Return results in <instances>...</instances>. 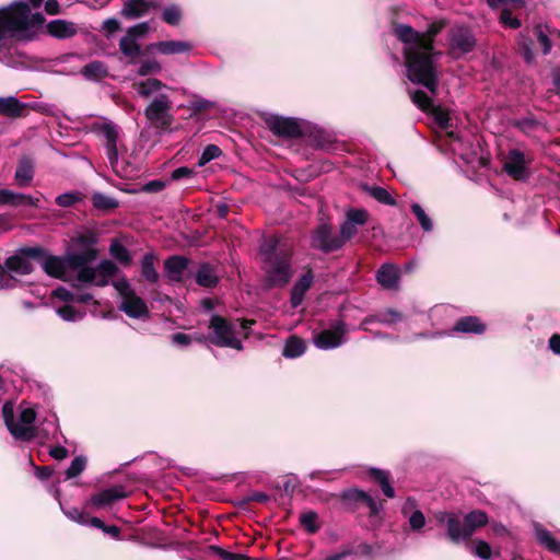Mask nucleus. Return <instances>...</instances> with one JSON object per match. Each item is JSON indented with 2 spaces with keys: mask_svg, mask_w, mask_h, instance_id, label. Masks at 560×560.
Masks as SVG:
<instances>
[{
  "mask_svg": "<svg viewBox=\"0 0 560 560\" xmlns=\"http://www.w3.org/2000/svg\"><path fill=\"white\" fill-rule=\"evenodd\" d=\"M360 495L366 502L372 514H377L383 509L381 503L376 502L372 497L368 495L366 493L360 492Z\"/></svg>",
  "mask_w": 560,
  "mask_h": 560,
  "instance_id": "e2e57ef3",
  "label": "nucleus"
},
{
  "mask_svg": "<svg viewBox=\"0 0 560 560\" xmlns=\"http://www.w3.org/2000/svg\"><path fill=\"white\" fill-rule=\"evenodd\" d=\"M306 350V346H305V342L295 337V336H292L290 337L285 345H284V349H283V355L285 358H298L300 355H302Z\"/></svg>",
  "mask_w": 560,
  "mask_h": 560,
  "instance_id": "c9c22d12",
  "label": "nucleus"
},
{
  "mask_svg": "<svg viewBox=\"0 0 560 560\" xmlns=\"http://www.w3.org/2000/svg\"><path fill=\"white\" fill-rule=\"evenodd\" d=\"M316 518L314 512H307L301 515V523L310 533H315L317 530Z\"/></svg>",
  "mask_w": 560,
  "mask_h": 560,
  "instance_id": "5fc2aeb1",
  "label": "nucleus"
},
{
  "mask_svg": "<svg viewBox=\"0 0 560 560\" xmlns=\"http://www.w3.org/2000/svg\"><path fill=\"white\" fill-rule=\"evenodd\" d=\"M346 219L357 226H362L369 220V212L364 209L349 208L346 211Z\"/></svg>",
  "mask_w": 560,
  "mask_h": 560,
  "instance_id": "ea45409f",
  "label": "nucleus"
},
{
  "mask_svg": "<svg viewBox=\"0 0 560 560\" xmlns=\"http://www.w3.org/2000/svg\"><path fill=\"white\" fill-rule=\"evenodd\" d=\"M435 517L439 522L445 524L448 539L458 544L467 540L478 527L487 524L488 516L482 511H472L463 520L456 513L438 512Z\"/></svg>",
  "mask_w": 560,
  "mask_h": 560,
  "instance_id": "39448f33",
  "label": "nucleus"
},
{
  "mask_svg": "<svg viewBox=\"0 0 560 560\" xmlns=\"http://www.w3.org/2000/svg\"><path fill=\"white\" fill-rule=\"evenodd\" d=\"M213 102L206 100V98H195L190 102V108L196 112L207 110L213 107Z\"/></svg>",
  "mask_w": 560,
  "mask_h": 560,
  "instance_id": "13d9d810",
  "label": "nucleus"
},
{
  "mask_svg": "<svg viewBox=\"0 0 560 560\" xmlns=\"http://www.w3.org/2000/svg\"><path fill=\"white\" fill-rule=\"evenodd\" d=\"M13 410H14V405L12 401H7L2 407V416H3L4 423L8 429H9V425H11L15 422L14 418H13Z\"/></svg>",
  "mask_w": 560,
  "mask_h": 560,
  "instance_id": "bf43d9fd",
  "label": "nucleus"
},
{
  "mask_svg": "<svg viewBox=\"0 0 560 560\" xmlns=\"http://www.w3.org/2000/svg\"><path fill=\"white\" fill-rule=\"evenodd\" d=\"M4 267L5 269L19 275H28L33 270L30 260L26 257L20 255L9 257L4 262Z\"/></svg>",
  "mask_w": 560,
  "mask_h": 560,
  "instance_id": "7c9ffc66",
  "label": "nucleus"
},
{
  "mask_svg": "<svg viewBox=\"0 0 560 560\" xmlns=\"http://www.w3.org/2000/svg\"><path fill=\"white\" fill-rule=\"evenodd\" d=\"M117 266L110 260H102L95 268L85 267L78 272V279L84 283L105 287L117 273Z\"/></svg>",
  "mask_w": 560,
  "mask_h": 560,
  "instance_id": "6e6552de",
  "label": "nucleus"
},
{
  "mask_svg": "<svg viewBox=\"0 0 560 560\" xmlns=\"http://www.w3.org/2000/svg\"><path fill=\"white\" fill-rule=\"evenodd\" d=\"M151 3L144 0H128L125 2L121 13L127 19H137L144 15Z\"/></svg>",
  "mask_w": 560,
  "mask_h": 560,
  "instance_id": "a878e982",
  "label": "nucleus"
},
{
  "mask_svg": "<svg viewBox=\"0 0 560 560\" xmlns=\"http://www.w3.org/2000/svg\"><path fill=\"white\" fill-rule=\"evenodd\" d=\"M109 252L112 256L124 265L131 264V256L128 249L118 241H114L110 244Z\"/></svg>",
  "mask_w": 560,
  "mask_h": 560,
  "instance_id": "4c0bfd02",
  "label": "nucleus"
},
{
  "mask_svg": "<svg viewBox=\"0 0 560 560\" xmlns=\"http://www.w3.org/2000/svg\"><path fill=\"white\" fill-rule=\"evenodd\" d=\"M269 129L278 136L287 138H296L302 135L300 122L293 118L271 116L267 119Z\"/></svg>",
  "mask_w": 560,
  "mask_h": 560,
  "instance_id": "4468645a",
  "label": "nucleus"
},
{
  "mask_svg": "<svg viewBox=\"0 0 560 560\" xmlns=\"http://www.w3.org/2000/svg\"><path fill=\"white\" fill-rule=\"evenodd\" d=\"M536 538L549 551L560 555V542L556 541L550 532L542 527H535Z\"/></svg>",
  "mask_w": 560,
  "mask_h": 560,
  "instance_id": "2f4dec72",
  "label": "nucleus"
},
{
  "mask_svg": "<svg viewBox=\"0 0 560 560\" xmlns=\"http://www.w3.org/2000/svg\"><path fill=\"white\" fill-rule=\"evenodd\" d=\"M197 283L201 287L212 288L218 282V276L209 265H201L196 273Z\"/></svg>",
  "mask_w": 560,
  "mask_h": 560,
  "instance_id": "473e14b6",
  "label": "nucleus"
},
{
  "mask_svg": "<svg viewBox=\"0 0 560 560\" xmlns=\"http://www.w3.org/2000/svg\"><path fill=\"white\" fill-rule=\"evenodd\" d=\"M470 552L483 560H487L491 557V547L488 542L483 540H477L474 545L469 546Z\"/></svg>",
  "mask_w": 560,
  "mask_h": 560,
  "instance_id": "49530a36",
  "label": "nucleus"
},
{
  "mask_svg": "<svg viewBox=\"0 0 560 560\" xmlns=\"http://www.w3.org/2000/svg\"><path fill=\"white\" fill-rule=\"evenodd\" d=\"M312 247L324 253L338 250L342 247V240L332 234L331 225L322 223L313 233Z\"/></svg>",
  "mask_w": 560,
  "mask_h": 560,
  "instance_id": "9b49d317",
  "label": "nucleus"
},
{
  "mask_svg": "<svg viewBox=\"0 0 560 560\" xmlns=\"http://www.w3.org/2000/svg\"><path fill=\"white\" fill-rule=\"evenodd\" d=\"M66 514L69 518L77 523L88 524V516L78 509H71L68 512H66Z\"/></svg>",
  "mask_w": 560,
  "mask_h": 560,
  "instance_id": "680f3d73",
  "label": "nucleus"
},
{
  "mask_svg": "<svg viewBox=\"0 0 560 560\" xmlns=\"http://www.w3.org/2000/svg\"><path fill=\"white\" fill-rule=\"evenodd\" d=\"M400 319H401V315L398 312H396V311H394L392 308H388V310H386L385 312H383L382 314H380V315H377L375 317H370V318H366L365 320H363L361 323V325H360V328L362 330H366L368 329L366 325L369 323H371V322H374V320L380 322L382 324L390 325V324H394V323H396V322H398Z\"/></svg>",
  "mask_w": 560,
  "mask_h": 560,
  "instance_id": "e433bc0d",
  "label": "nucleus"
},
{
  "mask_svg": "<svg viewBox=\"0 0 560 560\" xmlns=\"http://www.w3.org/2000/svg\"><path fill=\"white\" fill-rule=\"evenodd\" d=\"M442 27V23H434L425 33H420L408 25L399 24L395 26L394 34L404 44L408 79L428 90V92L420 90L410 92L413 104L421 110L430 113L434 121L446 129L450 126L448 112L440 105H434L432 101L438 86L434 60L438 54L433 51V38Z\"/></svg>",
  "mask_w": 560,
  "mask_h": 560,
  "instance_id": "f257e3e1",
  "label": "nucleus"
},
{
  "mask_svg": "<svg viewBox=\"0 0 560 560\" xmlns=\"http://www.w3.org/2000/svg\"><path fill=\"white\" fill-rule=\"evenodd\" d=\"M43 269L51 277L63 279L67 269V261L56 256H49L44 260Z\"/></svg>",
  "mask_w": 560,
  "mask_h": 560,
  "instance_id": "bb28decb",
  "label": "nucleus"
},
{
  "mask_svg": "<svg viewBox=\"0 0 560 560\" xmlns=\"http://www.w3.org/2000/svg\"><path fill=\"white\" fill-rule=\"evenodd\" d=\"M475 43L474 36L467 28L457 27L452 33L451 47L457 56L471 51Z\"/></svg>",
  "mask_w": 560,
  "mask_h": 560,
  "instance_id": "dca6fc26",
  "label": "nucleus"
},
{
  "mask_svg": "<svg viewBox=\"0 0 560 560\" xmlns=\"http://www.w3.org/2000/svg\"><path fill=\"white\" fill-rule=\"evenodd\" d=\"M5 206L11 207H20V206H27V207H39V198H35L31 195L14 192L12 190L7 189L5 190Z\"/></svg>",
  "mask_w": 560,
  "mask_h": 560,
  "instance_id": "393cba45",
  "label": "nucleus"
},
{
  "mask_svg": "<svg viewBox=\"0 0 560 560\" xmlns=\"http://www.w3.org/2000/svg\"><path fill=\"white\" fill-rule=\"evenodd\" d=\"M456 331L481 334L485 331V325L477 317L468 316L460 318L455 325Z\"/></svg>",
  "mask_w": 560,
  "mask_h": 560,
  "instance_id": "72a5a7b5",
  "label": "nucleus"
},
{
  "mask_svg": "<svg viewBox=\"0 0 560 560\" xmlns=\"http://www.w3.org/2000/svg\"><path fill=\"white\" fill-rule=\"evenodd\" d=\"M532 159L526 156L522 151L512 149L505 156L503 168L514 179L520 180L527 177V164Z\"/></svg>",
  "mask_w": 560,
  "mask_h": 560,
  "instance_id": "ddd939ff",
  "label": "nucleus"
},
{
  "mask_svg": "<svg viewBox=\"0 0 560 560\" xmlns=\"http://www.w3.org/2000/svg\"><path fill=\"white\" fill-rule=\"evenodd\" d=\"M150 30L148 22H142L128 28L127 34L133 36L136 39L143 37Z\"/></svg>",
  "mask_w": 560,
  "mask_h": 560,
  "instance_id": "864d4df0",
  "label": "nucleus"
},
{
  "mask_svg": "<svg viewBox=\"0 0 560 560\" xmlns=\"http://www.w3.org/2000/svg\"><path fill=\"white\" fill-rule=\"evenodd\" d=\"M267 281L271 285H284L291 278L292 248L277 237L266 240L260 247Z\"/></svg>",
  "mask_w": 560,
  "mask_h": 560,
  "instance_id": "20e7f679",
  "label": "nucleus"
},
{
  "mask_svg": "<svg viewBox=\"0 0 560 560\" xmlns=\"http://www.w3.org/2000/svg\"><path fill=\"white\" fill-rule=\"evenodd\" d=\"M358 228L359 226L351 223L347 219L345 220L340 226V234L338 235L342 240V245L358 233Z\"/></svg>",
  "mask_w": 560,
  "mask_h": 560,
  "instance_id": "8fccbe9b",
  "label": "nucleus"
},
{
  "mask_svg": "<svg viewBox=\"0 0 560 560\" xmlns=\"http://www.w3.org/2000/svg\"><path fill=\"white\" fill-rule=\"evenodd\" d=\"M371 195L380 202L388 206L395 205V199L390 196V194L382 187H374L371 189Z\"/></svg>",
  "mask_w": 560,
  "mask_h": 560,
  "instance_id": "3c124183",
  "label": "nucleus"
},
{
  "mask_svg": "<svg viewBox=\"0 0 560 560\" xmlns=\"http://www.w3.org/2000/svg\"><path fill=\"white\" fill-rule=\"evenodd\" d=\"M514 126H516L523 132L529 135L537 126V121L533 118L527 117V118L515 120Z\"/></svg>",
  "mask_w": 560,
  "mask_h": 560,
  "instance_id": "6e6d98bb",
  "label": "nucleus"
},
{
  "mask_svg": "<svg viewBox=\"0 0 560 560\" xmlns=\"http://www.w3.org/2000/svg\"><path fill=\"white\" fill-rule=\"evenodd\" d=\"M537 38H538V43L540 44V46L542 48V52L545 55L549 54L551 50V44H550L548 36L546 34H544L541 30H537Z\"/></svg>",
  "mask_w": 560,
  "mask_h": 560,
  "instance_id": "0e129e2a",
  "label": "nucleus"
},
{
  "mask_svg": "<svg viewBox=\"0 0 560 560\" xmlns=\"http://www.w3.org/2000/svg\"><path fill=\"white\" fill-rule=\"evenodd\" d=\"M313 272L308 270L295 282L291 292V304L293 307H298L302 303L305 292L313 282Z\"/></svg>",
  "mask_w": 560,
  "mask_h": 560,
  "instance_id": "aec40b11",
  "label": "nucleus"
},
{
  "mask_svg": "<svg viewBox=\"0 0 560 560\" xmlns=\"http://www.w3.org/2000/svg\"><path fill=\"white\" fill-rule=\"evenodd\" d=\"M524 5L523 0H511V3L508 4V7H504L502 9L500 20L504 26H509L512 28H517L521 23L516 18L512 16L511 10L517 9Z\"/></svg>",
  "mask_w": 560,
  "mask_h": 560,
  "instance_id": "f704fd0d",
  "label": "nucleus"
},
{
  "mask_svg": "<svg viewBox=\"0 0 560 560\" xmlns=\"http://www.w3.org/2000/svg\"><path fill=\"white\" fill-rule=\"evenodd\" d=\"M549 347L556 353L560 354V335H553L549 339Z\"/></svg>",
  "mask_w": 560,
  "mask_h": 560,
  "instance_id": "774afa93",
  "label": "nucleus"
},
{
  "mask_svg": "<svg viewBox=\"0 0 560 560\" xmlns=\"http://www.w3.org/2000/svg\"><path fill=\"white\" fill-rule=\"evenodd\" d=\"M43 1L30 0L34 11L23 1L0 8V48L8 39L30 40L34 37L35 28L45 22L38 11Z\"/></svg>",
  "mask_w": 560,
  "mask_h": 560,
  "instance_id": "f03ea898",
  "label": "nucleus"
},
{
  "mask_svg": "<svg viewBox=\"0 0 560 560\" xmlns=\"http://www.w3.org/2000/svg\"><path fill=\"white\" fill-rule=\"evenodd\" d=\"M187 259L182 256H172L166 259L164 267L166 276L172 281H182L187 269Z\"/></svg>",
  "mask_w": 560,
  "mask_h": 560,
  "instance_id": "a211bd4d",
  "label": "nucleus"
},
{
  "mask_svg": "<svg viewBox=\"0 0 560 560\" xmlns=\"http://www.w3.org/2000/svg\"><path fill=\"white\" fill-rule=\"evenodd\" d=\"M86 459L83 456H77L66 470V476L68 479L74 478L79 476L85 468Z\"/></svg>",
  "mask_w": 560,
  "mask_h": 560,
  "instance_id": "a18cd8bd",
  "label": "nucleus"
},
{
  "mask_svg": "<svg viewBox=\"0 0 560 560\" xmlns=\"http://www.w3.org/2000/svg\"><path fill=\"white\" fill-rule=\"evenodd\" d=\"M120 296L119 310L128 317L142 319L149 316L145 301L139 296L129 281L125 278L112 282Z\"/></svg>",
  "mask_w": 560,
  "mask_h": 560,
  "instance_id": "423d86ee",
  "label": "nucleus"
},
{
  "mask_svg": "<svg viewBox=\"0 0 560 560\" xmlns=\"http://www.w3.org/2000/svg\"><path fill=\"white\" fill-rule=\"evenodd\" d=\"M353 553H354L353 549L347 548V549L341 550L338 553H335V555L326 558L325 560H345L347 557H349Z\"/></svg>",
  "mask_w": 560,
  "mask_h": 560,
  "instance_id": "338daca9",
  "label": "nucleus"
},
{
  "mask_svg": "<svg viewBox=\"0 0 560 560\" xmlns=\"http://www.w3.org/2000/svg\"><path fill=\"white\" fill-rule=\"evenodd\" d=\"M221 154V150L219 147L214 144H209L205 148L201 156L199 158L198 164L200 166L206 165L210 161L217 159Z\"/></svg>",
  "mask_w": 560,
  "mask_h": 560,
  "instance_id": "de8ad7c7",
  "label": "nucleus"
},
{
  "mask_svg": "<svg viewBox=\"0 0 560 560\" xmlns=\"http://www.w3.org/2000/svg\"><path fill=\"white\" fill-rule=\"evenodd\" d=\"M24 110L25 104L21 103L16 97H0V115L15 118L22 116Z\"/></svg>",
  "mask_w": 560,
  "mask_h": 560,
  "instance_id": "5701e85b",
  "label": "nucleus"
},
{
  "mask_svg": "<svg viewBox=\"0 0 560 560\" xmlns=\"http://www.w3.org/2000/svg\"><path fill=\"white\" fill-rule=\"evenodd\" d=\"M377 282L385 289H396L399 280L398 269L389 264L383 265L376 273Z\"/></svg>",
  "mask_w": 560,
  "mask_h": 560,
  "instance_id": "412c9836",
  "label": "nucleus"
},
{
  "mask_svg": "<svg viewBox=\"0 0 560 560\" xmlns=\"http://www.w3.org/2000/svg\"><path fill=\"white\" fill-rule=\"evenodd\" d=\"M401 512L405 517H408L409 525L412 530H420L425 524L423 513L417 508V502L412 498H408L402 505Z\"/></svg>",
  "mask_w": 560,
  "mask_h": 560,
  "instance_id": "f3484780",
  "label": "nucleus"
},
{
  "mask_svg": "<svg viewBox=\"0 0 560 560\" xmlns=\"http://www.w3.org/2000/svg\"><path fill=\"white\" fill-rule=\"evenodd\" d=\"M80 73L86 79V80H101L108 74V70L106 65L103 61L94 60L86 66H84Z\"/></svg>",
  "mask_w": 560,
  "mask_h": 560,
  "instance_id": "c85d7f7f",
  "label": "nucleus"
},
{
  "mask_svg": "<svg viewBox=\"0 0 560 560\" xmlns=\"http://www.w3.org/2000/svg\"><path fill=\"white\" fill-rule=\"evenodd\" d=\"M100 132L112 168L117 175H121L119 170L118 128L112 122H106L101 127Z\"/></svg>",
  "mask_w": 560,
  "mask_h": 560,
  "instance_id": "1a4fd4ad",
  "label": "nucleus"
},
{
  "mask_svg": "<svg viewBox=\"0 0 560 560\" xmlns=\"http://www.w3.org/2000/svg\"><path fill=\"white\" fill-rule=\"evenodd\" d=\"M34 177V166L31 160L22 159L16 167L14 179L18 186L26 187Z\"/></svg>",
  "mask_w": 560,
  "mask_h": 560,
  "instance_id": "b1692460",
  "label": "nucleus"
},
{
  "mask_svg": "<svg viewBox=\"0 0 560 560\" xmlns=\"http://www.w3.org/2000/svg\"><path fill=\"white\" fill-rule=\"evenodd\" d=\"M150 48L162 55H175L190 51L191 45L185 40H162L150 45Z\"/></svg>",
  "mask_w": 560,
  "mask_h": 560,
  "instance_id": "6ab92c4d",
  "label": "nucleus"
},
{
  "mask_svg": "<svg viewBox=\"0 0 560 560\" xmlns=\"http://www.w3.org/2000/svg\"><path fill=\"white\" fill-rule=\"evenodd\" d=\"M411 211L417 217L420 225L422 226V229L424 231L429 232L432 230V228H433L432 221L429 218V215L424 212V210L422 209V207L420 205L412 203Z\"/></svg>",
  "mask_w": 560,
  "mask_h": 560,
  "instance_id": "37998d69",
  "label": "nucleus"
},
{
  "mask_svg": "<svg viewBox=\"0 0 560 560\" xmlns=\"http://www.w3.org/2000/svg\"><path fill=\"white\" fill-rule=\"evenodd\" d=\"M162 19L170 25H177L182 20V9L176 4L168 5L163 10Z\"/></svg>",
  "mask_w": 560,
  "mask_h": 560,
  "instance_id": "79ce46f5",
  "label": "nucleus"
},
{
  "mask_svg": "<svg viewBox=\"0 0 560 560\" xmlns=\"http://www.w3.org/2000/svg\"><path fill=\"white\" fill-rule=\"evenodd\" d=\"M212 335L210 341L219 347L242 350V342L235 337L234 327L223 317L213 315L210 320Z\"/></svg>",
  "mask_w": 560,
  "mask_h": 560,
  "instance_id": "0eeeda50",
  "label": "nucleus"
},
{
  "mask_svg": "<svg viewBox=\"0 0 560 560\" xmlns=\"http://www.w3.org/2000/svg\"><path fill=\"white\" fill-rule=\"evenodd\" d=\"M48 33L57 38H69L75 35L77 27L72 22L65 20H55L47 25Z\"/></svg>",
  "mask_w": 560,
  "mask_h": 560,
  "instance_id": "4be33fe9",
  "label": "nucleus"
},
{
  "mask_svg": "<svg viewBox=\"0 0 560 560\" xmlns=\"http://www.w3.org/2000/svg\"><path fill=\"white\" fill-rule=\"evenodd\" d=\"M162 71V66L155 59H148L140 63L137 74L140 77H148L151 74H159Z\"/></svg>",
  "mask_w": 560,
  "mask_h": 560,
  "instance_id": "a19ab883",
  "label": "nucleus"
},
{
  "mask_svg": "<svg viewBox=\"0 0 560 560\" xmlns=\"http://www.w3.org/2000/svg\"><path fill=\"white\" fill-rule=\"evenodd\" d=\"M155 256L152 253H148L143 256L140 262L141 276L150 283H156L159 280V272L155 269Z\"/></svg>",
  "mask_w": 560,
  "mask_h": 560,
  "instance_id": "cd10ccee",
  "label": "nucleus"
},
{
  "mask_svg": "<svg viewBox=\"0 0 560 560\" xmlns=\"http://www.w3.org/2000/svg\"><path fill=\"white\" fill-rule=\"evenodd\" d=\"M79 200V195L75 192L61 194L56 198V203L60 207H71Z\"/></svg>",
  "mask_w": 560,
  "mask_h": 560,
  "instance_id": "603ef678",
  "label": "nucleus"
},
{
  "mask_svg": "<svg viewBox=\"0 0 560 560\" xmlns=\"http://www.w3.org/2000/svg\"><path fill=\"white\" fill-rule=\"evenodd\" d=\"M19 420L9 425V432L16 440L31 441L35 436L34 421L36 412L31 407L21 405Z\"/></svg>",
  "mask_w": 560,
  "mask_h": 560,
  "instance_id": "9d476101",
  "label": "nucleus"
},
{
  "mask_svg": "<svg viewBox=\"0 0 560 560\" xmlns=\"http://www.w3.org/2000/svg\"><path fill=\"white\" fill-rule=\"evenodd\" d=\"M371 475L380 483L382 491L384 492V494L386 497H388V498L395 497V490L390 486V483L388 481L387 474L385 471L380 470V469H372Z\"/></svg>",
  "mask_w": 560,
  "mask_h": 560,
  "instance_id": "58836bf2",
  "label": "nucleus"
},
{
  "mask_svg": "<svg viewBox=\"0 0 560 560\" xmlns=\"http://www.w3.org/2000/svg\"><path fill=\"white\" fill-rule=\"evenodd\" d=\"M92 201L94 207L100 209H112L117 206V202L113 198L100 192L93 195Z\"/></svg>",
  "mask_w": 560,
  "mask_h": 560,
  "instance_id": "09e8293b",
  "label": "nucleus"
},
{
  "mask_svg": "<svg viewBox=\"0 0 560 560\" xmlns=\"http://www.w3.org/2000/svg\"><path fill=\"white\" fill-rule=\"evenodd\" d=\"M120 27V24L117 20L115 19H108L106 20L104 23H103V28L108 33V34H113L115 32H117Z\"/></svg>",
  "mask_w": 560,
  "mask_h": 560,
  "instance_id": "69168bd1",
  "label": "nucleus"
},
{
  "mask_svg": "<svg viewBox=\"0 0 560 560\" xmlns=\"http://www.w3.org/2000/svg\"><path fill=\"white\" fill-rule=\"evenodd\" d=\"M15 278L12 277L3 267H0V289H9L15 285Z\"/></svg>",
  "mask_w": 560,
  "mask_h": 560,
  "instance_id": "4d7b16f0",
  "label": "nucleus"
},
{
  "mask_svg": "<svg viewBox=\"0 0 560 560\" xmlns=\"http://www.w3.org/2000/svg\"><path fill=\"white\" fill-rule=\"evenodd\" d=\"M119 49L126 57L130 58V62H133V59L140 56L141 46L139 40L126 34L119 40Z\"/></svg>",
  "mask_w": 560,
  "mask_h": 560,
  "instance_id": "c756f323",
  "label": "nucleus"
},
{
  "mask_svg": "<svg viewBox=\"0 0 560 560\" xmlns=\"http://www.w3.org/2000/svg\"><path fill=\"white\" fill-rule=\"evenodd\" d=\"M56 312L66 322H77L83 317V313L78 312L71 305L60 306Z\"/></svg>",
  "mask_w": 560,
  "mask_h": 560,
  "instance_id": "c03bdc74",
  "label": "nucleus"
},
{
  "mask_svg": "<svg viewBox=\"0 0 560 560\" xmlns=\"http://www.w3.org/2000/svg\"><path fill=\"white\" fill-rule=\"evenodd\" d=\"M67 264L71 265L75 268H79V271H80L82 268L86 267L85 266L86 258L84 257V255L73 254V255L69 256Z\"/></svg>",
  "mask_w": 560,
  "mask_h": 560,
  "instance_id": "052dcab7",
  "label": "nucleus"
},
{
  "mask_svg": "<svg viewBox=\"0 0 560 560\" xmlns=\"http://www.w3.org/2000/svg\"><path fill=\"white\" fill-rule=\"evenodd\" d=\"M132 89L143 98L153 96L144 109V115L150 124L159 129L166 130L171 127L174 117L171 113L173 102L167 92L175 91L156 78H148L135 81Z\"/></svg>",
  "mask_w": 560,
  "mask_h": 560,
  "instance_id": "7ed1b4c3",
  "label": "nucleus"
},
{
  "mask_svg": "<svg viewBox=\"0 0 560 560\" xmlns=\"http://www.w3.org/2000/svg\"><path fill=\"white\" fill-rule=\"evenodd\" d=\"M347 334L342 322H337L328 329H324L314 337V343L317 348L329 350L341 346Z\"/></svg>",
  "mask_w": 560,
  "mask_h": 560,
  "instance_id": "f8f14e48",
  "label": "nucleus"
},
{
  "mask_svg": "<svg viewBox=\"0 0 560 560\" xmlns=\"http://www.w3.org/2000/svg\"><path fill=\"white\" fill-rule=\"evenodd\" d=\"M126 487L118 485L108 489H104L93 495L89 500V504L96 509L110 506L114 502L128 497Z\"/></svg>",
  "mask_w": 560,
  "mask_h": 560,
  "instance_id": "2eb2a0df",
  "label": "nucleus"
}]
</instances>
